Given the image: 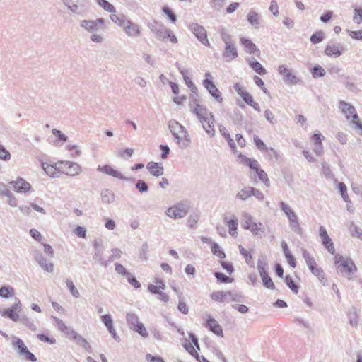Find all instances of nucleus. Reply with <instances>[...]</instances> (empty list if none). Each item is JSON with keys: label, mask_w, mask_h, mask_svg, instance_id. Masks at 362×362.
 Here are the masks:
<instances>
[{"label": "nucleus", "mask_w": 362, "mask_h": 362, "mask_svg": "<svg viewBox=\"0 0 362 362\" xmlns=\"http://www.w3.org/2000/svg\"><path fill=\"white\" fill-rule=\"evenodd\" d=\"M200 102L198 93H192L189 98V107L190 110L196 115L206 132L210 136H213L215 133L214 115L209 112L206 107L200 105Z\"/></svg>", "instance_id": "f257e3e1"}, {"label": "nucleus", "mask_w": 362, "mask_h": 362, "mask_svg": "<svg viewBox=\"0 0 362 362\" xmlns=\"http://www.w3.org/2000/svg\"><path fill=\"white\" fill-rule=\"evenodd\" d=\"M190 209L187 202H179L169 207L165 211V214L173 219H180L184 218Z\"/></svg>", "instance_id": "f03ea898"}, {"label": "nucleus", "mask_w": 362, "mask_h": 362, "mask_svg": "<svg viewBox=\"0 0 362 362\" xmlns=\"http://www.w3.org/2000/svg\"><path fill=\"white\" fill-rule=\"evenodd\" d=\"M204 76L205 79H204L202 81L204 87L208 90L211 95L215 98L216 101L220 103L222 102L223 98L221 96V92L213 82L211 74L207 72Z\"/></svg>", "instance_id": "7ed1b4c3"}, {"label": "nucleus", "mask_w": 362, "mask_h": 362, "mask_svg": "<svg viewBox=\"0 0 362 362\" xmlns=\"http://www.w3.org/2000/svg\"><path fill=\"white\" fill-rule=\"evenodd\" d=\"M80 26L89 33H94L105 28V21L103 18L93 20H83L80 22Z\"/></svg>", "instance_id": "20e7f679"}, {"label": "nucleus", "mask_w": 362, "mask_h": 362, "mask_svg": "<svg viewBox=\"0 0 362 362\" xmlns=\"http://www.w3.org/2000/svg\"><path fill=\"white\" fill-rule=\"evenodd\" d=\"M337 269L339 274L350 280L352 279V275L356 271V267L351 259H346L338 264Z\"/></svg>", "instance_id": "39448f33"}, {"label": "nucleus", "mask_w": 362, "mask_h": 362, "mask_svg": "<svg viewBox=\"0 0 362 362\" xmlns=\"http://www.w3.org/2000/svg\"><path fill=\"white\" fill-rule=\"evenodd\" d=\"M278 71L282 76L283 81L286 84H296L301 81L300 79L291 71V70L288 69L284 65L279 66Z\"/></svg>", "instance_id": "423d86ee"}, {"label": "nucleus", "mask_w": 362, "mask_h": 362, "mask_svg": "<svg viewBox=\"0 0 362 362\" xmlns=\"http://www.w3.org/2000/svg\"><path fill=\"white\" fill-rule=\"evenodd\" d=\"M9 185L14 191L21 194L29 192L32 189L31 185L20 177H18L16 180L9 182Z\"/></svg>", "instance_id": "0eeeda50"}, {"label": "nucleus", "mask_w": 362, "mask_h": 362, "mask_svg": "<svg viewBox=\"0 0 362 362\" xmlns=\"http://www.w3.org/2000/svg\"><path fill=\"white\" fill-rule=\"evenodd\" d=\"M189 29L194 33L197 39L204 45H209L206 32L204 28L198 23H193L189 25Z\"/></svg>", "instance_id": "6e6552de"}, {"label": "nucleus", "mask_w": 362, "mask_h": 362, "mask_svg": "<svg viewBox=\"0 0 362 362\" xmlns=\"http://www.w3.org/2000/svg\"><path fill=\"white\" fill-rule=\"evenodd\" d=\"M339 108L346 115L347 120H351L352 119H356L358 118V114L356 110L351 104L340 100L338 104Z\"/></svg>", "instance_id": "1a4fd4ad"}, {"label": "nucleus", "mask_w": 362, "mask_h": 362, "mask_svg": "<svg viewBox=\"0 0 362 362\" xmlns=\"http://www.w3.org/2000/svg\"><path fill=\"white\" fill-rule=\"evenodd\" d=\"M63 2L69 9L77 14L84 12L87 5V0H63Z\"/></svg>", "instance_id": "9d476101"}, {"label": "nucleus", "mask_w": 362, "mask_h": 362, "mask_svg": "<svg viewBox=\"0 0 362 362\" xmlns=\"http://www.w3.org/2000/svg\"><path fill=\"white\" fill-rule=\"evenodd\" d=\"M94 246V255L93 259L97 260L98 264L104 267H107V262H105V259L103 258V252L105 250V247L103 244L102 240H95L93 242Z\"/></svg>", "instance_id": "9b49d317"}, {"label": "nucleus", "mask_w": 362, "mask_h": 362, "mask_svg": "<svg viewBox=\"0 0 362 362\" xmlns=\"http://www.w3.org/2000/svg\"><path fill=\"white\" fill-rule=\"evenodd\" d=\"M97 170L122 180L132 181L134 180L133 178L124 177L120 172L114 169L112 166L109 165H105L103 166L98 165L97 168Z\"/></svg>", "instance_id": "f8f14e48"}, {"label": "nucleus", "mask_w": 362, "mask_h": 362, "mask_svg": "<svg viewBox=\"0 0 362 362\" xmlns=\"http://www.w3.org/2000/svg\"><path fill=\"white\" fill-rule=\"evenodd\" d=\"M124 33L131 37L139 36L141 35V28L136 23H132L129 20L123 23L122 27Z\"/></svg>", "instance_id": "ddd939ff"}, {"label": "nucleus", "mask_w": 362, "mask_h": 362, "mask_svg": "<svg viewBox=\"0 0 362 362\" xmlns=\"http://www.w3.org/2000/svg\"><path fill=\"white\" fill-rule=\"evenodd\" d=\"M62 163L66 169V174L69 176H76L81 173V166L75 162L71 161H62Z\"/></svg>", "instance_id": "4468645a"}, {"label": "nucleus", "mask_w": 362, "mask_h": 362, "mask_svg": "<svg viewBox=\"0 0 362 362\" xmlns=\"http://www.w3.org/2000/svg\"><path fill=\"white\" fill-rule=\"evenodd\" d=\"M240 43L243 46L245 51L250 54H254L256 56H259L260 50L257 47V46L249 39L245 37H240Z\"/></svg>", "instance_id": "2eb2a0df"}, {"label": "nucleus", "mask_w": 362, "mask_h": 362, "mask_svg": "<svg viewBox=\"0 0 362 362\" xmlns=\"http://www.w3.org/2000/svg\"><path fill=\"white\" fill-rule=\"evenodd\" d=\"M343 52L344 47L339 43L328 45L325 49V54L328 57H339Z\"/></svg>", "instance_id": "dca6fc26"}, {"label": "nucleus", "mask_w": 362, "mask_h": 362, "mask_svg": "<svg viewBox=\"0 0 362 362\" xmlns=\"http://www.w3.org/2000/svg\"><path fill=\"white\" fill-rule=\"evenodd\" d=\"M146 169L150 174L155 177L161 176L164 173V168L161 163L149 162L146 165Z\"/></svg>", "instance_id": "f3484780"}, {"label": "nucleus", "mask_w": 362, "mask_h": 362, "mask_svg": "<svg viewBox=\"0 0 362 362\" xmlns=\"http://www.w3.org/2000/svg\"><path fill=\"white\" fill-rule=\"evenodd\" d=\"M168 127L172 133V134H175V133H185V139L187 141V143L189 142V139L188 138L189 136L187 134V131L185 130V127L180 124L178 122L175 120H170L168 124Z\"/></svg>", "instance_id": "a211bd4d"}, {"label": "nucleus", "mask_w": 362, "mask_h": 362, "mask_svg": "<svg viewBox=\"0 0 362 362\" xmlns=\"http://www.w3.org/2000/svg\"><path fill=\"white\" fill-rule=\"evenodd\" d=\"M35 259L42 267V269L47 272H52L54 269V265L51 262H47V259L43 257L41 252H37L35 255Z\"/></svg>", "instance_id": "6ab92c4d"}, {"label": "nucleus", "mask_w": 362, "mask_h": 362, "mask_svg": "<svg viewBox=\"0 0 362 362\" xmlns=\"http://www.w3.org/2000/svg\"><path fill=\"white\" fill-rule=\"evenodd\" d=\"M208 317L209 318L206 322L205 327H206L210 331L214 332L215 334L218 336H223L222 328L218 323V322L213 317H211L209 315Z\"/></svg>", "instance_id": "aec40b11"}, {"label": "nucleus", "mask_w": 362, "mask_h": 362, "mask_svg": "<svg viewBox=\"0 0 362 362\" xmlns=\"http://www.w3.org/2000/svg\"><path fill=\"white\" fill-rule=\"evenodd\" d=\"M246 61L248 63L250 67L257 74L259 75L266 74V69L258 61L255 59V57H248L247 58Z\"/></svg>", "instance_id": "412c9836"}, {"label": "nucleus", "mask_w": 362, "mask_h": 362, "mask_svg": "<svg viewBox=\"0 0 362 362\" xmlns=\"http://www.w3.org/2000/svg\"><path fill=\"white\" fill-rule=\"evenodd\" d=\"M238 161L241 163L248 165L251 169L257 171L259 169V163L255 159L247 158L242 153H238Z\"/></svg>", "instance_id": "4be33fe9"}, {"label": "nucleus", "mask_w": 362, "mask_h": 362, "mask_svg": "<svg viewBox=\"0 0 362 362\" xmlns=\"http://www.w3.org/2000/svg\"><path fill=\"white\" fill-rule=\"evenodd\" d=\"M102 202L105 204H110L115 201V194L109 189H104L100 193Z\"/></svg>", "instance_id": "5701e85b"}, {"label": "nucleus", "mask_w": 362, "mask_h": 362, "mask_svg": "<svg viewBox=\"0 0 362 362\" xmlns=\"http://www.w3.org/2000/svg\"><path fill=\"white\" fill-rule=\"evenodd\" d=\"M169 30L168 28L162 24L154 34L158 40L165 41L167 39V35H169Z\"/></svg>", "instance_id": "b1692460"}, {"label": "nucleus", "mask_w": 362, "mask_h": 362, "mask_svg": "<svg viewBox=\"0 0 362 362\" xmlns=\"http://www.w3.org/2000/svg\"><path fill=\"white\" fill-rule=\"evenodd\" d=\"M247 21L249 23L255 28H258L259 24V14L252 11L247 15Z\"/></svg>", "instance_id": "393cba45"}, {"label": "nucleus", "mask_w": 362, "mask_h": 362, "mask_svg": "<svg viewBox=\"0 0 362 362\" xmlns=\"http://www.w3.org/2000/svg\"><path fill=\"white\" fill-rule=\"evenodd\" d=\"M13 346L17 349L18 353L20 356H22L26 350H28L27 346L25 345L23 341L19 338L16 339L12 341Z\"/></svg>", "instance_id": "a878e982"}, {"label": "nucleus", "mask_w": 362, "mask_h": 362, "mask_svg": "<svg viewBox=\"0 0 362 362\" xmlns=\"http://www.w3.org/2000/svg\"><path fill=\"white\" fill-rule=\"evenodd\" d=\"M319 236L321 238L322 244L325 246L329 243L332 242V239L328 235V233L324 226H320L319 228Z\"/></svg>", "instance_id": "bb28decb"}, {"label": "nucleus", "mask_w": 362, "mask_h": 362, "mask_svg": "<svg viewBox=\"0 0 362 362\" xmlns=\"http://www.w3.org/2000/svg\"><path fill=\"white\" fill-rule=\"evenodd\" d=\"M268 264L265 257L259 258L257 261V269L259 275L264 274L267 272Z\"/></svg>", "instance_id": "cd10ccee"}, {"label": "nucleus", "mask_w": 362, "mask_h": 362, "mask_svg": "<svg viewBox=\"0 0 362 362\" xmlns=\"http://www.w3.org/2000/svg\"><path fill=\"white\" fill-rule=\"evenodd\" d=\"M312 274H314L320 281V283L323 286H326L327 284V279L325 276V273L321 267H317L312 272Z\"/></svg>", "instance_id": "c85d7f7f"}, {"label": "nucleus", "mask_w": 362, "mask_h": 362, "mask_svg": "<svg viewBox=\"0 0 362 362\" xmlns=\"http://www.w3.org/2000/svg\"><path fill=\"white\" fill-rule=\"evenodd\" d=\"M127 322L128 325H129L130 329H132L133 327H135L137 325H139L140 322L139 321L138 316L132 313H129L127 314Z\"/></svg>", "instance_id": "c756f323"}, {"label": "nucleus", "mask_w": 362, "mask_h": 362, "mask_svg": "<svg viewBox=\"0 0 362 362\" xmlns=\"http://www.w3.org/2000/svg\"><path fill=\"white\" fill-rule=\"evenodd\" d=\"M14 294V288L10 286H1L0 288V297L3 298H8L13 296Z\"/></svg>", "instance_id": "7c9ffc66"}, {"label": "nucleus", "mask_w": 362, "mask_h": 362, "mask_svg": "<svg viewBox=\"0 0 362 362\" xmlns=\"http://www.w3.org/2000/svg\"><path fill=\"white\" fill-rule=\"evenodd\" d=\"M65 282L66 284V287L69 290L71 295L74 298H78L80 297V293H79V291H78V289L74 286V284L73 283V281L69 279H66L65 280Z\"/></svg>", "instance_id": "2f4dec72"}, {"label": "nucleus", "mask_w": 362, "mask_h": 362, "mask_svg": "<svg viewBox=\"0 0 362 362\" xmlns=\"http://www.w3.org/2000/svg\"><path fill=\"white\" fill-rule=\"evenodd\" d=\"M260 276L262 278V283H263V285L264 287H266L267 288H269V289H272V290L275 289L274 284L272 281L270 276H269L268 273H266L264 274H261Z\"/></svg>", "instance_id": "473e14b6"}, {"label": "nucleus", "mask_w": 362, "mask_h": 362, "mask_svg": "<svg viewBox=\"0 0 362 362\" xmlns=\"http://www.w3.org/2000/svg\"><path fill=\"white\" fill-rule=\"evenodd\" d=\"M200 218V215L197 212L192 213L187 219V223L191 228H194L197 226V223H198Z\"/></svg>", "instance_id": "72a5a7b5"}, {"label": "nucleus", "mask_w": 362, "mask_h": 362, "mask_svg": "<svg viewBox=\"0 0 362 362\" xmlns=\"http://www.w3.org/2000/svg\"><path fill=\"white\" fill-rule=\"evenodd\" d=\"M252 187H247L242 189L238 194L237 197L242 200H245L252 196Z\"/></svg>", "instance_id": "f704fd0d"}, {"label": "nucleus", "mask_w": 362, "mask_h": 362, "mask_svg": "<svg viewBox=\"0 0 362 362\" xmlns=\"http://www.w3.org/2000/svg\"><path fill=\"white\" fill-rule=\"evenodd\" d=\"M97 3L100 6H101L105 11L107 12L115 13L116 11L114 6L107 0H97Z\"/></svg>", "instance_id": "c9c22d12"}, {"label": "nucleus", "mask_w": 362, "mask_h": 362, "mask_svg": "<svg viewBox=\"0 0 362 362\" xmlns=\"http://www.w3.org/2000/svg\"><path fill=\"white\" fill-rule=\"evenodd\" d=\"M42 166L47 175L52 177H57V169L52 165L42 163Z\"/></svg>", "instance_id": "e433bc0d"}, {"label": "nucleus", "mask_w": 362, "mask_h": 362, "mask_svg": "<svg viewBox=\"0 0 362 362\" xmlns=\"http://www.w3.org/2000/svg\"><path fill=\"white\" fill-rule=\"evenodd\" d=\"M74 341L78 345L84 348L88 352H91L92 349L90 345L87 341V340L85 338H83L81 335L79 334Z\"/></svg>", "instance_id": "4c0bfd02"}, {"label": "nucleus", "mask_w": 362, "mask_h": 362, "mask_svg": "<svg viewBox=\"0 0 362 362\" xmlns=\"http://www.w3.org/2000/svg\"><path fill=\"white\" fill-rule=\"evenodd\" d=\"M238 54L237 48L233 44H230L228 42V61L232 60L238 57Z\"/></svg>", "instance_id": "58836bf2"}, {"label": "nucleus", "mask_w": 362, "mask_h": 362, "mask_svg": "<svg viewBox=\"0 0 362 362\" xmlns=\"http://www.w3.org/2000/svg\"><path fill=\"white\" fill-rule=\"evenodd\" d=\"M338 189L344 201L346 203H351V200L349 199L347 194V188L346 185L344 182H339L338 184Z\"/></svg>", "instance_id": "ea45409f"}, {"label": "nucleus", "mask_w": 362, "mask_h": 362, "mask_svg": "<svg viewBox=\"0 0 362 362\" xmlns=\"http://www.w3.org/2000/svg\"><path fill=\"white\" fill-rule=\"evenodd\" d=\"M122 252L119 248L112 249V255L108 257V259L105 260L107 262V267L115 259L121 257Z\"/></svg>", "instance_id": "a19ab883"}, {"label": "nucleus", "mask_w": 362, "mask_h": 362, "mask_svg": "<svg viewBox=\"0 0 362 362\" xmlns=\"http://www.w3.org/2000/svg\"><path fill=\"white\" fill-rule=\"evenodd\" d=\"M2 316L7 317L13 322H18L20 317L18 313L13 311L12 310H10L9 308L3 311Z\"/></svg>", "instance_id": "79ce46f5"}, {"label": "nucleus", "mask_w": 362, "mask_h": 362, "mask_svg": "<svg viewBox=\"0 0 362 362\" xmlns=\"http://www.w3.org/2000/svg\"><path fill=\"white\" fill-rule=\"evenodd\" d=\"M312 75L314 78L322 77L325 75V70L320 65H315L311 71Z\"/></svg>", "instance_id": "37998d69"}, {"label": "nucleus", "mask_w": 362, "mask_h": 362, "mask_svg": "<svg viewBox=\"0 0 362 362\" xmlns=\"http://www.w3.org/2000/svg\"><path fill=\"white\" fill-rule=\"evenodd\" d=\"M110 19L115 23H117L119 26L123 27V23H124L127 21V18L124 16H117L115 13H112L110 15Z\"/></svg>", "instance_id": "c03bdc74"}, {"label": "nucleus", "mask_w": 362, "mask_h": 362, "mask_svg": "<svg viewBox=\"0 0 362 362\" xmlns=\"http://www.w3.org/2000/svg\"><path fill=\"white\" fill-rule=\"evenodd\" d=\"M289 227L292 231L294 233L301 235L303 232V229L301 228L298 219H296L294 221H291L289 222Z\"/></svg>", "instance_id": "a18cd8bd"}, {"label": "nucleus", "mask_w": 362, "mask_h": 362, "mask_svg": "<svg viewBox=\"0 0 362 362\" xmlns=\"http://www.w3.org/2000/svg\"><path fill=\"white\" fill-rule=\"evenodd\" d=\"M228 226L229 228V233L230 235H231L233 237H236L238 235V232H237V229H238V222H237V220L235 221V220H230L229 221H228Z\"/></svg>", "instance_id": "49530a36"}, {"label": "nucleus", "mask_w": 362, "mask_h": 362, "mask_svg": "<svg viewBox=\"0 0 362 362\" xmlns=\"http://www.w3.org/2000/svg\"><path fill=\"white\" fill-rule=\"evenodd\" d=\"M322 172L327 179H331L334 177V174L329 165L326 162H323L322 163Z\"/></svg>", "instance_id": "de8ad7c7"}, {"label": "nucleus", "mask_w": 362, "mask_h": 362, "mask_svg": "<svg viewBox=\"0 0 362 362\" xmlns=\"http://www.w3.org/2000/svg\"><path fill=\"white\" fill-rule=\"evenodd\" d=\"M285 283L293 293H297L298 292V287L296 285L291 276H286Z\"/></svg>", "instance_id": "09e8293b"}, {"label": "nucleus", "mask_w": 362, "mask_h": 362, "mask_svg": "<svg viewBox=\"0 0 362 362\" xmlns=\"http://www.w3.org/2000/svg\"><path fill=\"white\" fill-rule=\"evenodd\" d=\"M238 247L240 250V252L244 257L246 263L250 265L251 267H254V265L250 264V262L252 259V255L247 250L243 247L242 245H240Z\"/></svg>", "instance_id": "8fccbe9b"}, {"label": "nucleus", "mask_w": 362, "mask_h": 362, "mask_svg": "<svg viewBox=\"0 0 362 362\" xmlns=\"http://www.w3.org/2000/svg\"><path fill=\"white\" fill-rule=\"evenodd\" d=\"M18 321L25 325L32 331H35L37 329L33 322L30 320L26 316H22L21 317H19Z\"/></svg>", "instance_id": "3c124183"}, {"label": "nucleus", "mask_w": 362, "mask_h": 362, "mask_svg": "<svg viewBox=\"0 0 362 362\" xmlns=\"http://www.w3.org/2000/svg\"><path fill=\"white\" fill-rule=\"evenodd\" d=\"M162 11L167 15L168 17V19L170 21L171 23H175L177 21V16L172 11V10L168 8V6H163L162 8Z\"/></svg>", "instance_id": "603ef678"}, {"label": "nucleus", "mask_w": 362, "mask_h": 362, "mask_svg": "<svg viewBox=\"0 0 362 362\" xmlns=\"http://www.w3.org/2000/svg\"><path fill=\"white\" fill-rule=\"evenodd\" d=\"M325 37V33L322 31H318L313 33L310 37V41L313 44H316L320 42L323 40Z\"/></svg>", "instance_id": "864d4df0"}, {"label": "nucleus", "mask_w": 362, "mask_h": 362, "mask_svg": "<svg viewBox=\"0 0 362 362\" xmlns=\"http://www.w3.org/2000/svg\"><path fill=\"white\" fill-rule=\"evenodd\" d=\"M135 187L141 193L146 192L148 190V185L142 180H138L135 184Z\"/></svg>", "instance_id": "5fc2aeb1"}, {"label": "nucleus", "mask_w": 362, "mask_h": 362, "mask_svg": "<svg viewBox=\"0 0 362 362\" xmlns=\"http://www.w3.org/2000/svg\"><path fill=\"white\" fill-rule=\"evenodd\" d=\"M256 173L259 179L262 181L267 187H269V180L268 178L267 174L264 172V170L259 168L256 171Z\"/></svg>", "instance_id": "6e6d98bb"}, {"label": "nucleus", "mask_w": 362, "mask_h": 362, "mask_svg": "<svg viewBox=\"0 0 362 362\" xmlns=\"http://www.w3.org/2000/svg\"><path fill=\"white\" fill-rule=\"evenodd\" d=\"M132 329L138 332L141 336H142L144 338H146L148 336V332L146 331L143 323L141 322L137 325L135 327H133Z\"/></svg>", "instance_id": "4d7b16f0"}, {"label": "nucleus", "mask_w": 362, "mask_h": 362, "mask_svg": "<svg viewBox=\"0 0 362 362\" xmlns=\"http://www.w3.org/2000/svg\"><path fill=\"white\" fill-rule=\"evenodd\" d=\"M350 230L352 235L362 240V230L357 227L354 223H351Z\"/></svg>", "instance_id": "13d9d810"}, {"label": "nucleus", "mask_w": 362, "mask_h": 362, "mask_svg": "<svg viewBox=\"0 0 362 362\" xmlns=\"http://www.w3.org/2000/svg\"><path fill=\"white\" fill-rule=\"evenodd\" d=\"M211 251L214 255L221 257L223 258L225 257V254L223 252V250H221V247L218 246V245L216 243H213L211 245Z\"/></svg>", "instance_id": "bf43d9fd"}, {"label": "nucleus", "mask_w": 362, "mask_h": 362, "mask_svg": "<svg viewBox=\"0 0 362 362\" xmlns=\"http://www.w3.org/2000/svg\"><path fill=\"white\" fill-rule=\"evenodd\" d=\"M226 296V295L223 291H216L214 292L211 295V298L214 301L223 302Z\"/></svg>", "instance_id": "052dcab7"}, {"label": "nucleus", "mask_w": 362, "mask_h": 362, "mask_svg": "<svg viewBox=\"0 0 362 362\" xmlns=\"http://www.w3.org/2000/svg\"><path fill=\"white\" fill-rule=\"evenodd\" d=\"M185 348L192 356L196 357L197 361H199V355L190 343H186L185 344Z\"/></svg>", "instance_id": "680f3d73"}, {"label": "nucleus", "mask_w": 362, "mask_h": 362, "mask_svg": "<svg viewBox=\"0 0 362 362\" xmlns=\"http://www.w3.org/2000/svg\"><path fill=\"white\" fill-rule=\"evenodd\" d=\"M353 20L358 24L362 22V8H354Z\"/></svg>", "instance_id": "e2e57ef3"}, {"label": "nucleus", "mask_w": 362, "mask_h": 362, "mask_svg": "<svg viewBox=\"0 0 362 362\" xmlns=\"http://www.w3.org/2000/svg\"><path fill=\"white\" fill-rule=\"evenodd\" d=\"M128 282L132 285L134 288L137 289L141 287V284L136 280V279L131 274L129 273L127 276Z\"/></svg>", "instance_id": "0e129e2a"}, {"label": "nucleus", "mask_w": 362, "mask_h": 362, "mask_svg": "<svg viewBox=\"0 0 362 362\" xmlns=\"http://www.w3.org/2000/svg\"><path fill=\"white\" fill-rule=\"evenodd\" d=\"M351 122L354 126L355 129H357L359 134L362 136V121L360 119L359 117L358 116L356 119H352Z\"/></svg>", "instance_id": "69168bd1"}, {"label": "nucleus", "mask_w": 362, "mask_h": 362, "mask_svg": "<svg viewBox=\"0 0 362 362\" xmlns=\"http://www.w3.org/2000/svg\"><path fill=\"white\" fill-rule=\"evenodd\" d=\"M351 122L354 126L355 129H357L359 134L362 136V121L360 119L359 117L358 116L356 119H352Z\"/></svg>", "instance_id": "338daca9"}, {"label": "nucleus", "mask_w": 362, "mask_h": 362, "mask_svg": "<svg viewBox=\"0 0 362 362\" xmlns=\"http://www.w3.org/2000/svg\"><path fill=\"white\" fill-rule=\"evenodd\" d=\"M146 359L149 362H165L162 357L159 356H153L150 354L146 355Z\"/></svg>", "instance_id": "774afa93"}]
</instances>
